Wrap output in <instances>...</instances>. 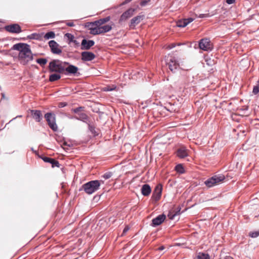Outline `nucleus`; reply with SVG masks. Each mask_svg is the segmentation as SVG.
Returning a JSON list of instances; mask_svg holds the SVG:
<instances>
[{
  "mask_svg": "<svg viewBox=\"0 0 259 259\" xmlns=\"http://www.w3.org/2000/svg\"><path fill=\"white\" fill-rule=\"evenodd\" d=\"M33 118L36 122H40L42 119V114L40 110H31Z\"/></svg>",
  "mask_w": 259,
  "mask_h": 259,
  "instance_id": "19",
  "label": "nucleus"
},
{
  "mask_svg": "<svg viewBox=\"0 0 259 259\" xmlns=\"http://www.w3.org/2000/svg\"><path fill=\"white\" fill-rule=\"evenodd\" d=\"M81 60L83 61H91L95 58V55L91 52L84 51L81 54Z\"/></svg>",
  "mask_w": 259,
  "mask_h": 259,
  "instance_id": "12",
  "label": "nucleus"
},
{
  "mask_svg": "<svg viewBox=\"0 0 259 259\" xmlns=\"http://www.w3.org/2000/svg\"><path fill=\"white\" fill-rule=\"evenodd\" d=\"M66 104L65 103H61V106L62 107L63 106H64Z\"/></svg>",
  "mask_w": 259,
  "mask_h": 259,
  "instance_id": "49",
  "label": "nucleus"
},
{
  "mask_svg": "<svg viewBox=\"0 0 259 259\" xmlns=\"http://www.w3.org/2000/svg\"><path fill=\"white\" fill-rule=\"evenodd\" d=\"M65 37H66L68 40V44H70L72 42L73 40L74 39V36L71 33H67L65 34Z\"/></svg>",
  "mask_w": 259,
  "mask_h": 259,
  "instance_id": "29",
  "label": "nucleus"
},
{
  "mask_svg": "<svg viewBox=\"0 0 259 259\" xmlns=\"http://www.w3.org/2000/svg\"><path fill=\"white\" fill-rule=\"evenodd\" d=\"M249 235L252 238H256L259 236V231L250 232Z\"/></svg>",
  "mask_w": 259,
  "mask_h": 259,
  "instance_id": "33",
  "label": "nucleus"
},
{
  "mask_svg": "<svg viewBox=\"0 0 259 259\" xmlns=\"http://www.w3.org/2000/svg\"><path fill=\"white\" fill-rule=\"evenodd\" d=\"M63 64L68 65V62H62L59 60H53L49 63V69L51 72L63 73L65 71V67Z\"/></svg>",
  "mask_w": 259,
  "mask_h": 259,
  "instance_id": "2",
  "label": "nucleus"
},
{
  "mask_svg": "<svg viewBox=\"0 0 259 259\" xmlns=\"http://www.w3.org/2000/svg\"><path fill=\"white\" fill-rule=\"evenodd\" d=\"M128 2H130V0H125L124 2H123L121 5H124L125 4L127 3Z\"/></svg>",
  "mask_w": 259,
  "mask_h": 259,
  "instance_id": "47",
  "label": "nucleus"
},
{
  "mask_svg": "<svg viewBox=\"0 0 259 259\" xmlns=\"http://www.w3.org/2000/svg\"><path fill=\"white\" fill-rule=\"evenodd\" d=\"M61 78V75L59 74H52L50 75L49 80L51 82H53L56 80H59Z\"/></svg>",
  "mask_w": 259,
  "mask_h": 259,
  "instance_id": "24",
  "label": "nucleus"
},
{
  "mask_svg": "<svg viewBox=\"0 0 259 259\" xmlns=\"http://www.w3.org/2000/svg\"><path fill=\"white\" fill-rule=\"evenodd\" d=\"M36 62L41 66H44L47 64L48 60L46 58H38L36 59Z\"/></svg>",
  "mask_w": 259,
  "mask_h": 259,
  "instance_id": "26",
  "label": "nucleus"
},
{
  "mask_svg": "<svg viewBox=\"0 0 259 259\" xmlns=\"http://www.w3.org/2000/svg\"><path fill=\"white\" fill-rule=\"evenodd\" d=\"M78 68L73 65H69L66 68H65V70L69 74H75L77 73Z\"/></svg>",
  "mask_w": 259,
  "mask_h": 259,
  "instance_id": "22",
  "label": "nucleus"
},
{
  "mask_svg": "<svg viewBox=\"0 0 259 259\" xmlns=\"http://www.w3.org/2000/svg\"><path fill=\"white\" fill-rule=\"evenodd\" d=\"M110 20V17L107 16L94 22H91L89 25L90 33L93 35H98V34H96L95 33V29H98V28H101L104 24L109 21Z\"/></svg>",
  "mask_w": 259,
  "mask_h": 259,
  "instance_id": "3",
  "label": "nucleus"
},
{
  "mask_svg": "<svg viewBox=\"0 0 259 259\" xmlns=\"http://www.w3.org/2000/svg\"><path fill=\"white\" fill-rule=\"evenodd\" d=\"M177 155L180 158H184L188 156V151L185 147H180L177 150Z\"/></svg>",
  "mask_w": 259,
  "mask_h": 259,
  "instance_id": "15",
  "label": "nucleus"
},
{
  "mask_svg": "<svg viewBox=\"0 0 259 259\" xmlns=\"http://www.w3.org/2000/svg\"><path fill=\"white\" fill-rule=\"evenodd\" d=\"M98 182L100 183V186L102 185V184H104V183H105V181L102 180V179H101L100 180H98Z\"/></svg>",
  "mask_w": 259,
  "mask_h": 259,
  "instance_id": "44",
  "label": "nucleus"
},
{
  "mask_svg": "<svg viewBox=\"0 0 259 259\" xmlns=\"http://www.w3.org/2000/svg\"><path fill=\"white\" fill-rule=\"evenodd\" d=\"M199 47L204 51H211L213 49V45L209 38H204L200 40Z\"/></svg>",
  "mask_w": 259,
  "mask_h": 259,
  "instance_id": "7",
  "label": "nucleus"
},
{
  "mask_svg": "<svg viewBox=\"0 0 259 259\" xmlns=\"http://www.w3.org/2000/svg\"><path fill=\"white\" fill-rule=\"evenodd\" d=\"M202 15H200V18H202V17H203V16H202Z\"/></svg>",
  "mask_w": 259,
  "mask_h": 259,
  "instance_id": "51",
  "label": "nucleus"
},
{
  "mask_svg": "<svg viewBox=\"0 0 259 259\" xmlns=\"http://www.w3.org/2000/svg\"><path fill=\"white\" fill-rule=\"evenodd\" d=\"M78 115L79 117H77V118L78 119H80L82 121L87 120L88 118L87 115L84 113H81Z\"/></svg>",
  "mask_w": 259,
  "mask_h": 259,
  "instance_id": "31",
  "label": "nucleus"
},
{
  "mask_svg": "<svg viewBox=\"0 0 259 259\" xmlns=\"http://www.w3.org/2000/svg\"><path fill=\"white\" fill-rule=\"evenodd\" d=\"M116 88V87H114V88H111L110 86L106 87L104 88V91H112L114 90Z\"/></svg>",
  "mask_w": 259,
  "mask_h": 259,
  "instance_id": "36",
  "label": "nucleus"
},
{
  "mask_svg": "<svg viewBox=\"0 0 259 259\" xmlns=\"http://www.w3.org/2000/svg\"><path fill=\"white\" fill-rule=\"evenodd\" d=\"M42 159L46 162L50 163L52 164V167L60 166L59 162L54 158H52L48 157H42Z\"/></svg>",
  "mask_w": 259,
  "mask_h": 259,
  "instance_id": "17",
  "label": "nucleus"
},
{
  "mask_svg": "<svg viewBox=\"0 0 259 259\" xmlns=\"http://www.w3.org/2000/svg\"><path fill=\"white\" fill-rule=\"evenodd\" d=\"M6 31L13 33H19L22 31L20 26L18 24H13L5 26Z\"/></svg>",
  "mask_w": 259,
  "mask_h": 259,
  "instance_id": "11",
  "label": "nucleus"
},
{
  "mask_svg": "<svg viewBox=\"0 0 259 259\" xmlns=\"http://www.w3.org/2000/svg\"><path fill=\"white\" fill-rule=\"evenodd\" d=\"M130 17V9L127 10L120 16L119 23H122L125 21Z\"/></svg>",
  "mask_w": 259,
  "mask_h": 259,
  "instance_id": "23",
  "label": "nucleus"
},
{
  "mask_svg": "<svg viewBox=\"0 0 259 259\" xmlns=\"http://www.w3.org/2000/svg\"><path fill=\"white\" fill-rule=\"evenodd\" d=\"M82 188L88 194H92L100 188V183L98 180L91 181L82 185Z\"/></svg>",
  "mask_w": 259,
  "mask_h": 259,
  "instance_id": "4",
  "label": "nucleus"
},
{
  "mask_svg": "<svg viewBox=\"0 0 259 259\" xmlns=\"http://www.w3.org/2000/svg\"><path fill=\"white\" fill-rule=\"evenodd\" d=\"M123 170H125V166H123Z\"/></svg>",
  "mask_w": 259,
  "mask_h": 259,
  "instance_id": "50",
  "label": "nucleus"
},
{
  "mask_svg": "<svg viewBox=\"0 0 259 259\" xmlns=\"http://www.w3.org/2000/svg\"><path fill=\"white\" fill-rule=\"evenodd\" d=\"M37 34H36V33H32L30 35H29L28 36V38H29L30 39H34L35 37V35H37Z\"/></svg>",
  "mask_w": 259,
  "mask_h": 259,
  "instance_id": "39",
  "label": "nucleus"
},
{
  "mask_svg": "<svg viewBox=\"0 0 259 259\" xmlns=\"http://www.w3.org/2000/svg\"><path fill=\"white\" fill-rule=\"evenodd\" d=\"M164 246H160V247L158 248V249H159V250H162L164 249Z\"/></svg>",
  "mask_w": 259,
  "mask_h": 259,
  "instance_id": "48",
  "label": "nucleus"
},
{
  "mask_svg": "<svg viewBox=\"0 0 259 259\" xmlns=\"http://www.w3.org/2000/svg\"><path fill=\"white\" fill-rule=\"evenodd\" d=\"M67 25L70 27L73 26L74 25L73 22H68L66 23Z\"/></svg>",
  "mask_w": 259,
  "mask_h": 259,
  "instance_id": "42",
  "label": "nucleus"
},
{
  "mask_svg": "<svg viewBox=\"0 0 259 259\" xmlns=\"http://www.w3.org/2000/svg\"><path fill=\"white\" fill-rule=\"evenodd\" d=\"M180 209L178 211L175 212L174 211H170L169 212V213L168 214V217L170 220H174L175 219V217L176 215L180 214Z\"/></svg>",
  "mask_w": 259,
  "mask_h": 259,
  "instance_id": "27",
  "label": "nucleus"
},
{
  "mask_svg": "<svg viewBox=\"0 0 259 259\" xmlns=\"http://www.w3.org/2000/svg\"><path fill=\"white\" fill-rule=\"evenodd\" d=\"M95 45V41L93 40H87L86 39H82L81 43V49L89 50L92 47Z\"/></svg>",
  "mask_w": 259,
  "mask_h": 259,
  "instance_id": "13",
  "label": "nucleus"
},
{
  "mask_svg": "<svg viewBox=\"0 0 259 259\" xmlns=\"http://www.w3.org/2000/svg\"><path fill=\"white\" fill-rule=\"evenodd\" d=\"M150 1V0H141L140 2V5L142 7H144L147 5L148 3H149Z\"/></svg>",
  "mask_w": 259,
  "mask_h": 259,
  "instance_id": "35",
  "label": "nucleus"
},
{
  "mask_svg": "<svg viewBox=\"0 0 259 259\" xmlns=\"http://www.w3.org/2000/svg\"><path fill=\"white\" fill-rule=\"evenodd\" d=\"M226 2L228 4H232L235 2V0H226Z\"/></svg>",
  "mask_w": 259,
  "mask_h": 259,
  "instance_id": "43",
  "label": "nucleus"
},
{
  "mask_svg": "<svg viewBox=\"0 0 259 259\" xmlns=\"http://www.w3.org/2000/svg\"><path fill=\"white\" fill-rule=\"evenodd\" d=\"M128 230H129L128 226H126L124 228V230H123V231L122 236L124 233H125L126 232H127V231H128Z\"/></svg>",
  "mask_w": 259,
  "mask_h": 259,
  "instance_id": "40",
  "label": "nucleus"
},
{
  "mask_svg": "<svg viewBox=\"0 0 259 259\" xmlns=\"http://www.w3.org/2000/svg\"><path fill=\"white\" fill-rule=\"evenodd\" d=\"M224 259H233V258L230 256H226Z\"/></svg>",
  "mask_w": 259,
  "mask_h": 259,
  "instance_id": "46",
  "label": "nucleus"
},
{
  "mask_svg": "<svg viewBox=\"0 0 259 259\" xmlns=\"http://www.w3.org/2000/svg\"><path fill=\"white\" fill-rule=\"evenodd\" d=\"M205 61L206 62V64L209 65V66H211V65H212V64L214 63L213 62V61H211L210 59H205Z\"/></svg>",
  "mask_w": 259,
  "mask_h": 259,
  "instance_id": "37",
  "label": "nucleus"
},
{
  "mask_svg": "<svg viewBox=\"0 0 259 259\" xmlns=\"http://www.w3.org/2000/svg\"><path fill=\"white\" fill-rule=\"evenodd\" d=\"M49 45L51 52L54 54L60 55L62 53V50L59 44L54 40H50L49 42Z\"/></svg>",
  "mask_w": 259,
  "mask_h": 259,
  "instance_id": "9",
  "label": "nucleus"
},
{
  "mask_svg": "<svg viewBox=\"0 0 259 259\" xmlns=\"http://www.w3.org/2000/svg\"><path fill=\"white\" fill-rule=\"evenodd\" d=\"M151 192V189L148 184H144L142 186L141 188V193L145 196H147L150 195Z\"/></svg>",
  "mask_w": 259,
  "mask_h": 259,
  "instance_id": "20",
  "label": "nucleus"
},
{
  "mask_svg": "<svg viewBox=\"0 0 259 259\" xmlns=\"http://www.w3.org/2000/svg\"><path fill=\"white\" fill-rule=\"evenodd\" d=\"M80 108H81V107H80V108H77L75 109L74 110V112L75 113H77V112L79 111V110H80Z\"/></svg>",
  "mask_w": 259,
  "mask_h": 259,
  "instance_id": "45",
  "label": "nucleus"
},
{
  "mask_svg": "<svg viewBox=\"0 0 259 259\" xmlns=\"http://www.w3.org/2000/svg\"><path fill=\"white\" fill-rule=\"evenodd\" d=\"M12 49L19 51L18 58L21 64L26 65L33 60V55L29 45L18 43L13 45Z\"/></svg>",
  "mask_w": 259,
  "mask_h": 259,
  "instance_id": "1",
  "label": "nucleus"
},
{
  "mask_svg": "<svg viewBox=\"0 0 259 259\" xmlns=\"http://www.w3.org/2000/svg\"><path fill=\"white\" fill-rule=\"evenodd\" d=\"M162 190V186L160 184L157 185L153 192L151 199L155 202L158 201L161 196Z\"/></svg>",
  "mask_w": 259,
  "mask_h": 259,
  "instance_id": "8",
  "label": "nucleus"
},
{
  "mask_svg": "<svg viewBox=\"0 0 259 259\" xmlns=\"http://www.w3.org/2000/svg\"><path fill=\"white\" fill-rule=\"evenodd\" d=\"M259 93V83L256 85L254 86L252 90V93L254 95H257Z\"/></svg>",
  "mask_w": 259,
  "mask_h": 259,
  "instance_id": "32",
  "label": "nucleus"
},
{
  "mask_svg": "<svg viewBox=\"0 0 259 259\" xmlns=\"http://www.w3.org/2000/svg\"><path fill=\"white\" fill-rule=\"evenodd\" d=\"M144 15H140L133 18L131 20V26L132 25H135L139 24L144 18Z\"/></svg>",
  "mask_w": 259,
  "mask_h": 259,
  "instance_id": "21",
  "label": "nucleus"
},
{
  "mask_svg": "<svg viewBox=\"0 0 259 259\" xmlns=\"http://www.w3.org/2000/svg\"><path fill=\"white\" fill-rule=\"evenodd\" d=\"M112 25L109 24H104L101 28L98 29H95V33L96 34H102L108 32L112 29Z\"/></svg>",
  "mask_w": 259,
  "mask_h": 259,
  "instance_id": "16",
  "label": "nucleus"
},
{
  "mask_svg": "<svg viewBox=\"0 0 259 259\" xmlns=\"http://www.w3.org/2000/svg\"><path fill=\"white\" fill-rule=\"evenodd\" d=\"M49 127L54 131L56 132L58 130V126L56 123L55 115L51 112L47 113L45 115Z\"/></svg>",
  "mask_w": 259,
  "mask_h": 259,
  "instance_id": "6",
  "label": "nucleus"
},
{
  "mask_svg": "<svg viewBox=\"0 0 259 259\" xmlns=\"http://www.w3.org/2000/svg\"><path fill=\"white\" fill-rule=\"evenodd\" d=\"M197 259H209V256L208 254L199 253L197 255Z\"/></svg>",
  "mask_w": 259,
  "mask_h": 259,
  "instance_id": "30",
  "label": "nucleus"
},
{
  "mask_svg": "<svg viewBox=\"0 0 259 259\" xmlns=\"http://www.w3.org/2000/svg\"><path fill=\"white\" fill-rule=\"evenodd\" d=\"M175 170L179 174H182L185 172L184 168L181 164H179L175 166Z\"/></svg>",
  "mask_w": 259,
  "mask_h": 259,
  "instance_id": "25",
  "label": "nucleus"
},
{
  "mask_svg": "<svg viewBox=\"0 0 259 259\" xmlns=\"http://www.w3.org/2000/svg\"><path fill=\"white\" fill-rule=\"evenodd\" d=\"M167 64L168 65L169 69L173 72H175L179 67L178 61L174 57H170Z\"/></svg>",
  "mask_w": 259,
  "mask_h": 259,
  "instance_id": "10",
  "label": "nucleus"
},
{
  "mask_svg": "<svg viewBox=\"0 0 259 259\" xmlns=\"http://www.w3.org/2000/svg\"><path fill=\"white\" fill-rule=\"evenodd\" d=\"M55 37V34L53 31H49L46 33L44 36V38L46 39H49L50 38H54Z\"/></svg>",
  "mask_w": 259,
  "mask_h": 259,
  "instance_id": "28",
  "label": "nucleus"
},
{
  "mask_svg": "<svg viewBox=\"0 0 259 259\" xmlns=\"http://www.w3.org/2000/svg\"><path fill=\"white\" fill-rule=\"evenodd\" d=\"M74 44L75 47H78L79 46V43L76 40L74 39L73 41L72 42Z\"/></svg>",
  "mask_w": 259,
  "mask_h": 259,
  "instance_id": "38",
  "label": "nucleus"
},
{
  "mask_svg": "<svg viewBox=\"0 0 259 259\" xmlns=\"http://www.w3.org/2000/svg\"><path fill=\"white\" fill-rule=\"evenodd\" d=\"M225 177L223 175H214L212 177L208 178L204 182V184L208 188L213 187L220 182L223 181Z\"/></svg>",
  "mask_w": 259,
  "mask_h": 259,
  "instance_id": "5",
  "label": "nucleus"
},
{
  "mask_svg": "<svg viewBox=\"0 0 259 259\" xmlns=\"http://www.w3.org/2000/svg\"><path fill=\"white\" fill-rule=\"evenodd\" d=\"M176 46V45L174 43H172V44H171L170 45H169L168 48L169 49H171L175 48Z\"/></svg>",
  "mask_w": 259,
  "mask_h": 259,
  "instance_id": "41",
  "label": "nucleus"
},
{
  "mask_svg": "<svg viewBox=\"0 0 259 259\" xmlns=\"http://www.w3.org/2000/svg\"><path fill=\"white\" fill-rule=\"evenodd\" d=\"M194 19L192 18L184 19L183 20H179L177 23V26L179 27H184L188 24L192 22Z\"/></svg>",
  "mask_w": 259,
  "mask_h": 259,
  "instance_id": "18",
  "label": "nucleus"
},
{
  "mask_svg": "<svg viewBox=\"0 0 259 259\" xmlns=\"http://www.w3.org/2000/svg\"><path fill=\"white\" fill-rule=\"evenodd\" d=\"M166 217L164 214H160L152 220L151 226L156 227L162 224L165 220Z\"/></svg>",
  "mask_w": 259,
  "mask_h": 259,
  "instance_id": "14",
  "label": "nucleus"
},
{
  "mask_svg": "<svg viewBox=\"0 0 259 259\" xmlns=\"http://www.w3.org/2000/svg\"><path fill=\"white\" fill-rule=\"evenodd\" d=\"M112 176V173L111 172H108L105 173L103 176L102 178L104 179V180H107L110 179Z\"/></svg>",
  "mask_w": 259,
  "mask_h": 259,
  "instance_id": "34",
  "label": "nucleus"
}]
</instances>
